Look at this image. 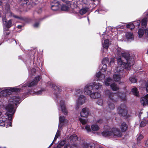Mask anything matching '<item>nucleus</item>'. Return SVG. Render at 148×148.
Instances as JSON below:
<instances>
[{
  "label": "nucleus",
  "mask_w": 148,
  "mask_h": 148,
  "mask_svg": "<svg viewBox=\"0 0 148 148\" xmlns=\"http://www.w3.org/2000/svg\"><path fill=\"white\" fill-rule=\"evenodd\" d=\"M110 86L112 89L114 91H117L119 89V87L115 83H112L111 84Z\"/></svg>",
  "instance_id": "nucleus-27"
},
{
  "label": "nucleus",
  "mask_w": 148,
  "mask_h": 148,
  "mask_svg": "<svg viewBox=\"0 0 148 148\" xmlns=\"http://www.w3.org/2000/svg\"><path fill=\"white\" fill-rule=\"evenodd\" d=\"M148 123V120H143L140 123V126L141 127H143L145 126Z\"/></svg>",
  "instance_id": "nucleus-34"
},
{
  "label": "nucleus",
  "mask_w": 148,
  "mask_h": 148,
  "mask_svg": "<svg viewBox=\"0 0 148 148\" xmlns=\"http://www.w3.org/2000/svg\"><path fill=\"white\" fill-rule=\"evenodd\" d=\"M97 122L99 123H101L103 122V120L102 119H99L98 120Z\"/></svg>",
  "instance_id": "nucleus-59"
},
{
  "label": "nucleus",
  "mask_w": 148,
  "mask_h": 148,
  "mask_svg": "<svg viewBox=\"0 0 148 148\" xmlns=\"http://www.w3.org/2000/svg\"><path fill=\"white\" fill-rule=\"evenodd\" d=\"M27 2L25 0H20L19 1V4L21 6H25L26 5Z\"/></svg>",
  "instance_id": "nucleus-37"
},
{
  "label": "nucleus",
  "mask_w": 148,
  "mask_h": 148,
  "mask_svg": "<svg viewBox=\"0 0 148 148\" xmlns=\"http://www.w3.org/2000/svg\"><path fill=\"white\" fill-rule=\"evenodd\" d=\"M108 108L107 111L110 112L111 110H113L115 108V105L114 103L112 102H110V101L109 100L108 102Z\"/></svg>",
  "instance_id": "nucleus-18"
},
{
  "label": "nucleus",
  "mask_w": 148,
  "mask_h": 148,
  "mask_svg": "<svg viewBox=\"0 0 148 148\" xmlns=\"http://www.w3.org/2000/svg\"><path fill=\"white\" fill-rule=\"evenodd\" d=\"M123 95L124 96V97H120L121 98V99L123 100H125V94H123Z\"/></svg>",
  "instance_id": "nucleus-62"
},
{
  "label": "nucleus",
  "mask_w": 148,
  "mask_h": 148,
  "mask_svg": "<svg viewBox=\"0 0 148 148\" xmlns=\"http://www.w3.org/2000/svg\"><path fill=\"white\" fill-rule=\"evenodd\" d=\"M58 138V137H57V136H55L54 140L53 141V143L54 142V141L56 140V139Z\"/></svg>",
  "instance_id": "nucleus-63"
},
{
  "label": "nucleus",
  "mask_w": 148,
  "mask_h": 148,
  "mask_svg": "<svg viewBox=\"0 0 148 148\" xmlns=\"http://www.w3.org/2000/svg\"><path fill=\"white\" fill-rule=\"evenodd\" d=\"M145 32L146 35H148V30L147 29H145Z\"/></svg>",
  "instance_id": "nucleus-61"
},
{
  "label": "nucleus",
  "mask_w": 148,
  "mask_h": 148,
  "mask_svg": "<svg viewBox=\"0 0 148 148\" xmlns=\"http://www.w3.org/2000/svg\"><path fill=\"white\" fill-rule=\"evenodd\" d=\"M60 105L61 109L63 114L66 115L67 113V111L65 108L64 102L63 101L61 100L60 101Z\"/></svg>",
  "instance_id": "nucleus-16"
},
{
  "label": "nucleus",
  "mask_w": 148,
  "mask_h": 148,
  "mask_svg": "<svg viewBox=\"0 0 148 148\" xmlns=\"http://www.w3.org/2000/svg\"><path fill=\"white\" fill-rule=\"evenodd\" d=\"M83 92L80 89L77 90L76 91V94L77 95H78V94H81L83 93Z\"/></svg>",
  "instance_id": "nucleus-50"
},
{
  "label": "nucleus",
  "mask_w": 148,
  "mask_h": 148,
  "mask_svg": "<svg viewBox=\"0 0 148 148\" xmlns=\"http://www.w3.org/2000/svg\"><path fill=\"white\" fill-rule=\"evenodd\" d=\"M109 45V41L108 40H104V44H103V47L106 49H108Z\"/></svg>",
  "instance_id": "nucleus-30"
},
{
  "label": "nucleus",
  "mask_w": 148,
  "mask_h": 148,
  "mask_svg": "<svg viewBox=\"0 0 148 148\" xmlns=\"http://www.w3.org/2000/svg\"><path fill=\"white\" fill-rule=\"evenodd\" d=\"M128 128V125L125 122H123L120 127V128L122 132H124L126 131Z\"/></svg>",
  "instance_id": "nucleus-19"
},
{
  "label": "nucleus",
  "mask_w": 148,
  "mask_h": 148,
  "mask_svg": "<svg viewBox=\"0 0 148 148\" xmlns=\"http://www.w3.org/2000/svg\"><path fill=\"white\" fill-rule=\"evenodd\" d=\"M117 68L116 69V71L119 74H115L113 75V77L114 79V80L115 81H119L120 79L121 78V74H120L121 73H122L123 71V70L122 72H120V70H121L122 69H121V68H120V70H117Z\"/></svg>",
  "instance_id": "nucleus-15"
},
{
  "label": "nucleus",
  "mask_w": 148,
  "mask_h": 148,
  "mask_svg": "<svg viewBox=\"0 0 148 148\" xmlns=\"http://www.w3.org/2000/svg\"><path fill=\"white\" fill-rule=\"evenodd\" d=\"M64 2L66 4L63 5L61 7V10L63 11H67L71 7V1H68L66 0H64Z\"/></svg>",
  "instance_id": "nucleus-11"
},
{
  "label": "nucleus",
  "mask_w": 148,
  "mask_h": 148,
  "mask_svg": "<svg viewBox=\"0 0 148 148\" xmlns=\"http://www.w3.org/2000/svg\"><path fill=\"white\" fill-rule=\"evenodd\" d=\"M20 101V99L19 97L14 96L12 97L10 100V103L9 104V105H12L13 107V112H15L14 109V104H15V105H16L17 103H18Z\"/></svg>",
  "instance_id": "nucleus-5"
},
{
  "label": "nucleus",
  "mask_w": 148,
  "mask_h": 148,
  "mask_svg": "<svg viewBox=\"0 0 148 148\" xmlns=\"http://www.w3.org/2000/svg\"><path fill=\"white\" fill-rule=\"evenodd\" d=\"M132 92L134 95L136 96H139L138 92V91L136 88H133L132 90Z\"/></svg>",
  "instance_id": "nucleus-32"
},
{
  "label": "nucleus",
  "mask_w": 148,
  "mask_h": 148,
  "mask_svg": "<svg viewBox=\"0 0 148 148\" xmlns=\"http://www.w3.org/2000/svg\"><path fill=\"white\" fill-rule=\"evenodd\" d=\"M145 145L146 147H148V139L146 140Z\"/></svg>",
  "instance_id": "nucleus-58"
},
{
  "label": "nucleus",
  "mask_w": 148,
  "mask_h": 148,
  "mask_svg": "<svg viewBox=\"0 0 148 148\" xmlns=\"http://www.w3.org/2000/svg\"><path fill=\"white\" fill-rule=\"evenodd\" d=\"M147 19L146 18L143 19L141 21V25L143 27H145L147 25Z\"/></svg>",
  "instance_id": "nucleus-29"
},
{
  "label": "nucleus",
  "mask_w": 148,
  "mask_h": 148,
  "mask_svg": "<svg viewBox=\"0 0 148 148\" xmlns=\"http://www.w3.org/2000/svg\"><path fill=\"white\" fill-rule=\"evenodd\" d=\"M5 25L8 28H10L11 27L12 25V20H10L8 21H7L6 23L5 24Z\"/></svg>",
  "instance_id": "nucleus-39"
},
{
  "label": "nucleus",
  "mask_w": 148,
  "mask_h": 148,
  "mask_svg": "<svg viewBox=\"0 0 148 148\" xmlns=\"http://www.w3.org/2000/svg\"><path fill=\"white\" fill-rule=\"evenodd\" d=\"M92 86L90 84H87L85 86L84 88V93L85 95H90L92 92Z\"/></svg>",
  "instance_id": "nucleus-8"
},
{
  "label": "nucleus",
  "mask_w": 148,
  "mask_h": 148,
  "mask_svg": "<svg viewBox=\"0 0 148 148\" xmlns=\"http://www.w3.org/2000/svg\"><path fill=\"white\" fill-rule=\"evenodd\" d=\"M145 87L146 88V89L147 91L148 92V80L146 82V84L145 85Z\"/></svg>",
  "instance_id": "nucleus-55"
},
{
  "label": "nucleus",
  "mask_w": 148,
  "mask_h": 148,
  "mask_svg": "<svg viewBox=\"0 0 148 148\" xmlns=\"http://www.w3.org/2000/svg\"><path fill=\"white\" fill-rule=\"evenodd\" d=\"M127 27L132 30L134 28V26L132 23H130L127 25Z\"/></svg>",
  "instance_id": "nucleus-40"
},
{
  "label": "nucleus",
  "mask_w": 148,
  "mask_h": 148,
  "mask_svg": "<svg viewBox=\"0 0 148 148\" xmlns=\"http://www.w3.org/2000/svg\"><path fill=\"white\" fill-rule=\"evenodd\" d=\"M140 103L143 106L148 105V94L141 98Z\"/></svg>",
  "instance_id": "nucleus-9"
},
{
  "label": "nucleus",
  "mask_w": 148,
  "mask_h": 148,
  "mask_svg": "<svg viewBox=\"0 0 148 148\" xmlns=\"http://www.w3.org/2000/svg\"><path fill=\"white\" fill-rule=\"evenodd\" d=\"M96 77L98 78L99 80L103 79L105 78V76L104 74H101V72H99L96 74Z\"/></svg>",
  "instance_id": "nucleus-23"
},
{
  "label": "nucleus",
  "mask_w": 148,
  "mask_h": 148,
  "mask_svg": "<svg viewBox=\"0 0 148 148\" xmlns=\"http://www.w3.org/2000/svg\"><path fill=\"white\" fill-rule=\"evenodd\" d=\"M79 120L80 122L83 125H84L86 124L87 122V119H84L81 118H79Z\"/></svg>",
  "instance_id": "nucleus-41"
},
{
  "label": "nucleus",
  "mask_w": 148,
  "mask_h": 148,
  "mask_svg": "<svg viewBox=\"0 0 148 148\" xmlns=\"http://www.w3.org/2000/svg\"><path fill=\"white\" fill-rule=\"evenodd\" d=\"M83 147L84 148H95V144L93 143H85Z\"/></svg>",
  "instance_id": "nucleus-22"
},
{
  "label": "nucleus",
  "mask_w": 148,
  "mask_h": 148,
  "mask_svg": "<svg viewBox=\"0 0 148 148\" xmlns=\"http://www.w3.org/2000/svg\"><path fill=\"white\" fill-rule=\"evenodd\" d=\"M64 148H70L69 144H67L65 146Z\"/></svg>",
  "instance_id": "nucleus-60"
},
{
  "label": "nucleus",
  "mask_w": 148,
  "mask_h": 148,
  "mask_svg": "<svg viewBox=\"0 0 148 148\" xmlns=\"http://www.w3.org/2000/svg\"><path fill=\"white\" fill-rule=\"evenodd\" d=\"M129 80L132 83H135L137 82V79L134 77H130L129 78Z\"/></svg>",
  "instance_id": "nucleus-43"
},
{
  "label": "nucleus",
  "mask_w": 148,
  "mask_h": 148,
  "mask_svg": "<svg viewBox=\"0 0 148 148\" xmlns=\"http://www.w3.org/2000/svg\"><path fill=\"white\" fill-rule=\"evenodd\" d=\"M113 80L110 77H108L104 82V84L106 86H108L112 83Z\"/></svg>",
  "instance_id": "nucleus-25"
},
{
  "label": "nucleus",
  "mask_w": 148,
  "mask_h": 148,
  "mask_svg": "<svg viewBox=\"0 0 148 148\" xmlns=\"http://www.w3.org/2000/svg\"><path fill=\"white\" fill-rule=\"evenodd\" d=\"M101 134L103 136L106 137L112 136V133L111 131L106 130L102 132Z\"/></svg>",
  "instance_id": "nucleus-21"
},
{
  "label": "nucleus",
  "mask_w": 148,
  "mask_h": 148,
  "mask_svg": "<svg viewBox=\"0 0 148 148\" xmlns=\"http://www.w3.org/2000/svg\"><path fill=\"white\" fill-rule=\"evenodd\" d=\"M107 96L109 98V100L112 101L113 102H115L118 97L117 94L111 92H109L108 93Z\"/></svg>",
  "instance_id": "nucleus-7"
},
{
  "label": "nucleus",
  "mask_w": 148,
  "mask_h": 148,
  "mask_svg": "<svg viewBox=\"0 0 148 148\" xmlns=\"http://www.w3.org/2000/svg\"><path fill=\"white\" fill-rule=\"evenodd\" d=\"M134 24L135 26H137L138 27L140 24V20H138L135 22Z\"/></svg>",
  "instance_id": "nucleus-49"
},
{
  "label": "nucleus",
  "mask_w": 148,
  "mask_h": 148,
  "mask_svg": "<svg viewBox=\"0 0 148 148\" xmlns=\"http://www.w3.org/2000/svg\"><path fill=\"white\" fill-rule=\"evenodd\" d=\"M65 119L64 116H60L59 117V127H61L62 125V123L65 122Z\"/></svg>",
  "instance_id": "nucleus-24"
},
{
  "label": "nucleus",
  "mask_w": 148,
  "mask_h": 148,
  "mask_svg": "<svg viewBox=\"0 0 148 148\" xmlns=\"http://www.w3.org/2000/svg\"><path fill=\"white\" fill-rule=\"evenodd\" d=\"M91 128L93 131H97L99 129V127L96 124H93L92 125Z\"/></svg>",
  "instance_id": "nucleus-33"
},
{
  "label": "nucleus",
  "mask_w": 148,
  "mask_h": 148,
  "mask_svg": "<svg viewBox=\"0 0 148 148\" xmlns=\"http://www.w3.org/2000/svg\"><path fill=\"white\" fill-rule=\"evenodd\" d=\"M118 112L119 114L121 116H125L127 113V108L126 105L124 104H122L118 108Z\"/></svg>",
  "instance_id": "nucleus-4"
},
{
  "label": "nucleus",
  "mask_w": 148,
  "mask_h": 148,
  "mask_svg": "<svg viewBox=\"0 0 148 148\" xmlns=\"http://www.w3.org/2000/svg\"><path fill=\"white\" fill-rule=\"evenodd\" d=\"M88 10V8L87 7L83 8L79 11V13L81 15L85 14Z\"/></svg>",
  "instance_id": "nucleus-26"
},
{
  "label": "nucleus",
  "mask_w": 148,
  "mask_h": 148,
  "mask_svg": "<svg viewBox=\"0 0 148 148\" xmlns=\"http://www.w3.org/2000/svg\"><path fill=\"white\" fill-rule=\"evenodd\" d=\"M138 33L139 37L141 38L144 35V31L143 29H140L138 30Z\"/></svg>",
  "instance_id": "nucleus-35"
},
{
  "label": "nucleus",
  "mask_w": 148,
  "mask_h": 148,
  "mask_svg": "<svg viewBox=\"0 0 148 148\" xmlns=\"http://www.w3.org/2000/svg\"><path fill=\"white\" fill-rule=\"evenodd\" d=\"M42 94V91L40 90L39 91L35 93L36 95H41Z\"/></svg>",
  "instance_id": "nucleus-56"
},
{
  "label": "nucleus",
  "mask_w": 148,
  "mask_h": 148,
  "mask_svg": "<svg viewBox=\"0 0 148 148\" xmlns=\"http://www.w3.org/2000/svg\"><path fill=\"white\" fill-rule=\"evenodd\" d=\"M60 135V132L59 131V130H58L56 134L55 135V136H57V137H58Z\"/></svg>",
  "instance_id": "nucleus-52"
},
{
  "label": "nucleus",
  "mask_w": 148,
  "mask_h": 148,
  "mask_svg": "<svg viewBox=\"0 0 148 148\" xmlns=\"http://www.w3.org/2000/svg\"><path fill=\"white\" fill-rule=\"evenodd\" d=\"M13 16L15 18H17L18 19H22V17H19V16H17L14 15H13Z\"/></svg>",
  "instance_id": "nucleus-57"
},
{
  "label": "nucleus",
  "mask_w": 148,
  "mask_h": 148,
  "mask_svg": "<svg viewBox=\"0 0 148 148\" xmlns=\"http://www.w3.org/2000/svg\"><path fill=\"white\" fill-rule=\"evenodd\" d=\"M97 103L98 105L101 106L103 103V101L102 99H99L97 102Z\"/></svg>",
  "instance_id": "nucleus-46"
},
{
  "label": "nucleus",
  "mask_w": 148,
  "mask_h": 148,
  "mask_svg": "<svg viewBox=\"0 0 148 148\" xmlns=\"http://www.w3.org/2000/svg\"><path fill=\"white\" fill-rule=\"evenodd\" d=\"M51 9L54 11L58 10L60 8V4L57 1H55L51 3Z\"/></svg>",
  "instance_id": "nucleus-13"
},
{
  "label": "nucleus",
  "mask_w": 148,
  "mask_h": 148,
  "mask_svg": "<svg viewBox=\"0 0 148 148\" xmlns=\"http://www.w3.org/2000/svg\"><path fill=\"white\" fill-rule=\"evenodd\" d=\"M143 138V136L141 135H140L137 138V140L138 143H139L141 140Z\"/></svg>",
  "instance_id": "nucleus-47"
},
{
  "label": "nucleus",
  "mask_w": 148,
  "mask_h": 148,
  "mask_svg": "<svg viewBox=\"0 0 148 148\" xmlns=\"http://www.w3.org/2000/svg\"><path fill=\"white\" fill-rule=\"evenodd\" d=\"M65 140L62 141L58 145V147H61L62 146L64 145L65 144Z\"/></svg>",
  "instance_id": "nucleus-44"
},
{
  "label": "nucleus",
  "mask_w": 148,
  "mask_h": 148,
  "mask_svg": "<svg viewBox=\"0 0 148 148\" xmlns=\"http://www.w3.org/2000/svg\"><path fill=\"white\" fill-rule=\"evenodd\" d=\"M36 71V70L35 69H31V72L32 74H34Z\"/></svg>",
  "instance_id": "nucleus-54"
},
{
  "label": "nucleus",
  "mask_w": 148,
  "mask_h": 148,
  "mask_svg": "<svg viewBox=\"0 0 148 148\" xmlns=\"http://www.w3.org/2000/svg\"><path fill=\"white\" fill-rule=\"evenodd\" d=\"M51 86L55 90L58 92H56V94L60 93V92H61L62 90L55 84H52Z\"/></svg>",
  "instance_id": "nucleus-28"
},
{
  "label": "nucleus",
  "mask_w": 148,
  "mask_h": 148,
  "mask_svg": "<svg viewBox=\"0 0 148 148\" xmlns=\"http://www.w3.org/2000/svg\"><path fill=\"white\" fill-rule=\"evenodd\" d=\"M5 109L7 112L0 118V126H5V123L9 121L10 123L12 120V116L14 113V111L12 112L13 107L12 105H9L7 106Z\"/></svg>",
  "instance_id": "nucleus-2"
},
{
  "label": "nucleus",
  "mask_w": 148,
  "mask_h": 148,
  "mask_svg": "<svg viewBox=\"0 0 148 148\" xmlns=\"http://www.w3.org/2000/svg\"><path fill=\"white\" fill-rule=\"evenodd\" d=\"M39 25V23H36L33 25V26L35 27H38Z\"/></svg>",
  "instance_id": "nucleus-53"
},
{
  "label": "nucleus",
  "mask_w": 148,
  "mask_h": 148,
  "mask_svg": "<svg viewBox=\"0 0 148 148\" xmlns=\"http://www.w3.org/2000/svg\"><path fill=\"white\" fill-rule=\"evenodd\" d=\"M22 27V26L21 25H18V26L17 27L18 29H21Z\"/></svg>",
  "instance_id": "nucleus-64"
},
{
  "label": "nucleus",
  "mask_w": 148,
  "mask_h": 148,
  "mask_svg": "<svg viewBox=\"0 0 148 148\" xmlns=\"http://www.w3.org/2000/svg\"><path fill=\"white\" fill-rule=\"evenodd\" d=\"M0 89L1 90L0 92V95L2 96L5 97L10 95L12 92L18 90V88H8L7 89L6 88H1Z\"/></svg>",
  "instance_id": "nucleus-3"
},
{
  "label": "nucleus",
  "mask_w": 148,
  "mask_h": 148,
  "mask_svg": "<svg viewBox=\"0 0 148 148\" xmlns=\"http://www.w3.org/2000/svg\"><path fill=\"white\" fill-rule=\"evenodd\" d=\"M40 77L39 76L36 77L31 82L28 83L27 86L29 87H31L37 85L38 82L40 80Z\"/></svg>",
  "instance_id": "nucleus-10"
},
{
  "label": "nucleus",
  "mask_w": 148,
  "mask_h": 148,
  "mask_svg": "<svg viewBox=\"0 0 148 148\" xmlns=\"http://www.w3.org/2000/svg\"><path fill=\"white\" fill-rule=\"evenodd\" d=\"M91 98L97 99L100 97L101 96L100 94L98 92H95L91 93L89 95Z\"/></svg>",
  "instance_id": "nucleus-20"
},
{
  "label": "nucleus",
  "mask_w": 148,
  "mask_h": 148,
  "mask_svg": "<svg viewBox=\"0 0 148 148\" xmlns=\"http://www.w3.org/2000/svg\"><path fill=\"white\" fill-rule=\"evenodd\" d=\"M2 20L3 22V24L5 25V24H6L7 22V20L6 18L5 17H3L2 18Z\"/></svg>",
  "instance_id": "nucleus-51"
},
{
  "label": "nucleus",
  "mask_w": 148,
  "mask_h": 148,
  "mask_svg": "<svg viewBox=\"0 0 148 148\" xmlns=\"http://www.w3.org/2000/svg\"><path fill=\"white\" fill-rule=\"evenodd\" d=\"M89 110L87 108H84L82 109V111L80 112V115L82 117H86L89 113Z\"/></svg>",
  "instance_id": "nucleus-12"
},
{
  "label": "nucleus",
  "mask_w": 148,
  "mask_h": 148,
  "mask_svg": "<svg viewBox=\"0 0 148 148\" xmlns=\"http://www.w3.org/2000/svg\"><path fill=\"white\" fill-rule=\"evenodd\" d=\"M109 61L108 59V58H103L102 61V63L103 65L102 67L101 70L103 71H105L106 69L107 68V66L106 64Z\"/></svg>",
  "instance_id": "nucleus-17"
},
{
  "label": "nucleus",
  "mask_w": 148,
  "mask_h": 148,
  "mask_svg": "<svg viewBox=\"0 0 148 148\" xmlns=\"http://www.w3.org/2000/svg\"><path fill=\"white\" fill-rule=\"evenodd\" d=\"M70 139L73 142L77 140V137L75 135L71 136L70 137Z\"/></svg>",
  "instance_id": "nucleus-38"
},
{
  "label": "nucleus",
  "mask_w": 148,
  "mask_h": 148,
  "mask_svg": "<svg viewBox=\"0 0 148 148\" xmlns=\"http://www.w3.org/2000/svg\"><path fill=\"white\" fill-rule=\"evenodd\" d=\"M87 99L83 95H81L79 96L77 103L79 105H82L85 103Z\"/></svg>",
  "instance_id": "nucleus-14"
},
{
  "label": "nucleus",
  "mask_w": 148,
  "mask_h": 148,
  "mask_svg": "<svg viewBox=\"0 0 148 148\" xmlns=\"http://www.w3.org/2000/svg\"><path fill=\"white\" fill-rule=\"evenodd\" d=\"M93 85L94 88L96 89H99L102 86V85L100 84L99 83H95L93 84Z\"/></svg>",
  "instance_id": "nucleus-36"
},
{
  "label": "nucleus",
  "mask_w": 148,
  "mask_h": 148,
  "mask_svg": "<svg viewBox=\"0 0 148 148\" xmlns=\"http://www.w3.org/2000/svg\"><path fill=\"white\" fill-rule=\"evenodd\" d=\"M116 52L118 55L121 56L122 53V51L121 48L118 47L116 49Z\"/></svg>",
  "instance_id": "nucleus-42"
},
{
  "label": "nucleus",
  "mask_w": 148,
  "mask_h": 148,
  "mask_svg": "<svg viewBox=\"0 0 148 148\" xmlns=\"http://www.w3.org/2000/svg\"><path fill=\"white\" fill-rule=\"evenodd\" d=\"M126 37L127 39H131L133 38L132 33L131 32H127L126 34Z\"/></svg>",
  "instance_id": "nucleus-31"
},
{
  "label": "nucleus",
  "mask_w": 148,
  "mask_h": 148,
  "mask_svg": "<svg viewBox=\"0 0 148 148\" xmlns=\"http://www.w3.org/2000/svg\"><path fill=\"white\" fill-rule=\"evenodd\" d=\"M85 128L86 130H87L88 132H89L91 131V128L90 126L88 125H86L85 127Z\"/></svg>",
  "instance_id": "nucleus-48"
},
{
  "label": "nucleus",
  "mask_w": 148,
  "mask_h": 148,
  "mask_svg": "<svg viewBox=\"0 0 148 148\" xmlns=\"http://www.w3.org/2000/svg\"><path fill=\"white\" fill-rule=\"evenodd\" d=\"M71 7H73L74 8H77V2L76 1H75L74 2H73V4H72V2H71Z\"/></svg>",
  "instance_id": "nucleus-45"
},
{
  "label": "nucleus",
  "mask_w": 148,
  "mask_h": 148,
  "mask_svg": "<svg viewBox=\"0 0 148 148\" xmlns=\"http://www.w3.org/2000/svg\"><path fill=\"white\" fill-rule=\"evenodd\" d=\"M121 56L126 60L127 63L123 62L120 58L117 59L118 65L117 69L118 70H120L121 68L122 69L120 70V72H122L124 69H129L131 66L133 64V61L132 60L131 61L130 60V57L129 53L126 52L122 53Z\"/></svg>",
  "instance_id": "nucleus-1"
},
{
  "label": "nucleus",
  "mask_w": 148,
  "mask_h": 148,
  "mask_svg": "<svg viewBox=\"0 0 148 148\" xmlns=\"http://www.w3.org/2000/svg\"><path fill=\"white\" fill-rule=\"evenodd\" d=\"M111 132L112 133V135L115 137H119L121 136V133L119 129L118 128H112Z\"/></svg>",
  "instance_id": "nucleus-6"
}]
</instances>
